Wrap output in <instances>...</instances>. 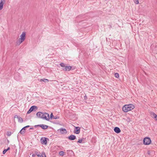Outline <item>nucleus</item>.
<instances>
[{
  "instance_id": "18",
  "label": "nucleus",
  "mask_w": 157,
  "mask_h": 157,
  "mask_svg": "<svg viewBox=\"0 0 157 157\" xmlns=\"http://www.w3.org/2000/svg\"><path fill=\"white\" fill-rule=\"evenodd\" d=\"M18 121L20 123H22L23 122V119L22 118L20 117H19L17 118Z\"/></svg>"
},
{
  "instance_id": "26",
  "label": "nucleus",
  "mask_w": 157,
  "mask_h": 157,
  "mask_svg": "<svg viewBox=\"0 0 157 157\" xmlns=\"http://www.w3.org/2000/svg\"><path fill=\"white\" fill-rule=\"evenodd\" d=\"M37 156H38V157H43V155H37Z\"/></svg>"
},
{
  "instance_id": "28",
  "label": "nucleus",
  "mask_w": 157,
  "mask_h": 157,
  "mask_svg": "<svg viewBox=\"0 0 157 157\" xmlns=\"http://www.w3.org/2000/svg\"><path fill=\"white\" fill-rule=\"evenodd\" d=\"M25 128H25V127H24L22 129V130H23L25 131Z\"/></svg>"
},
{
  "instance_id": "29",
  "label": "nucleus",
  "mask_w": 157,
  "mask_h": 157,
  "mask_svg": "<svg viewBox=\"0 0 157 157\" xmlns=\"http://www.w3.org/2000/svg\"><path fill=\"white\" fill-rule=\"evenodd\" d=\"M18 116L17 115H15V116H14V118H17L18 117Z\"/></svg>"
},
{
  "instance_id": "22",
  "label": "nucleus",
  "mask_w": 157,
  "mask_h": 157,
  "mask_svg": "<svg viewBox=\"0 0 157 157\" xmlns=\"http://www.w3.org/2000/svg\"><path fill=\"white\" fill-rule=\"evenodd\" d=\"M82 140H83L82 139H79L77 143H82Z\"/></svg>"
},
{
  "instance_id": "34",
  "label": "nucleus",
  "mask_w": 157,
  "mask_h": 157,
  "mask_svg": "<svg viewBox=\"0 0 157 157\" xmlns=\"http://www.w3.org/2000/svg\"><path fill=\"white\" fill-rule=\"evenodd\" d=\"M36 155H38V154H37V153L36 152Z\"/></svg>"
},
{
  "instance_id": "31",
  "label": "nucleus",
  "mask_w": 157,
  "mask_h": 157,
  "mask_svg": "<svg viewBox=\"0 0 157 157\" xmlns=\"http://www.w3.org/2000/svg\"><path fill=\"white\" fill-rule=\"evenodd\" d=\"M29 127H30V126L29 125H27V126H25V127L26 128H27Z\"/></svg>"
},
{
  "instance_id": "20",
  "label": "nucleus",
  "mask_w": 157,
  "mask_h": 157,
  "mask_svg": "<svg viewBox=\"0 0 157 157\" xmlns=\"http://www.w3.org/2000/svg\"><path fill=\"white\" fill-rule=\"evenodd\" d=\"M25 132V131L23 130H22L21 129L19 133H20L21 134H24Z\"/></svg>"
},
{
  "instance_id": "1",
  "label": "nucleus",
  "mask_w": 157,
  "mask_h": 157,
  "mask_svg": "<svg viewBox=\"0 0 157 157\" xmlns=\"http://www.w3.org/2000/svg\"><path fill=\"white\" fill-rule=\"evenodd\" d=\"M36 115L38 117L47 121H48L50 119L49 114L47 113L39 112L36 113Z\"/></svg>"
},
{
  "instance_id": "9",
  "label": "nucleus",
  "mask_w": 157,
  "mask_h": 157,
  "mask_svg": "<svg viewBox=\"0 0 157 157\" xmlns=\"http://www.w3.org/2000/svg\"><path fill=\"white\" fill-rule=\"evenodd\" d=\"M37 107L36 106H32L31 107L29 110L27 112V113L28 114L30 113L31 112L33 111V110L35 109H37Z\"/></svg>"
},
{
  "instance_id": "7",
  "label": "nucleus",
  "mask_w": 157,
  "mask_h": 157,
  "mask_svg": "<svg viewBox=\"0 0 157 157\" xmlns=\"http://www.w3.org/2000/svg\"><path fill=\"white\" fill-rule=\"evenodd\" d=\"M151 48L152 49V52L154 54L157 53V48L156 47H154V45L153 44L151 45Z\"/></svg>"
},
{
  "instance_id": "15",
  "label": "nucleus",
  "mask_w": 157,
  "mask_h": 157,
  "mask_svg": "<svg viewBox=\"0 0 157 157\" xmlns=\"http://www.w3.org/2000/svg\"><path fill=\"white\" fill-rule=\"evenodd\" d=\"M151 116L152 117L154 118L155 120L157 121V115L154 113H151Z\"/></svg>"
},
{
  "instance_id": "14",
  "label": "nucleus",
  "mask_w": 157,
  "mask_h": 157,
  "mask_svg": "<svg viewBox=\"0 0 157 157\" xmlns=\"http://www.w3.org/2000/svg\"><path fill=\"white\" fill-rule=\"evenodd\" d=\"M114 132L117 133H120L121 131L120 128L118 127H115L114 128Z\"/></svg>"
},
{
  "instance_id": "17",
  "label": "nucleus",
  "mask_w": 157,
  "mask_h": 157,
  "mask_svg": "<svg viewBox=\"0 0 157 157\" xmlns=\"http://www.w3.org/2000/svg\"><path fill=\"white\" fill-rule=\"evenodd\" d=\"M10 149V147H8L6 149H5L3 151V154H5L7 151Z\"/></svg>"
},
{
  "instance_id": "19",
  "label": "nucleus",
  "mask_w": 157,
  "mask_h": 157,
  "mask_svg": "<svg viewBox=\"0 0 157 157\" xmlns=\"http://www.w3.org/2000/svg\"><path fill=\"white\" fill-rule=\"evenodd\" d=\"M64 152L63 151H60L59 153V155L61 156H63L64 155Z\"/></svg>"
},
{
  "instance_id": "24",
  "label": "nucleus",
  "mask_w": 157,
  "mask_h": 157,
  "mask_svg": "<svg viewBox=\"0 0 157 157\" xmlns=\"http://www.w3.org/2000/svg\"><path fill=\"white\" fill-rule=\"evenodd\" d=\"M11 134V133L10 132H7V135L8 136H10Z\"/></svg>"
},
{
  "instance_id": "27",
  "label": "nucleus",
  "mask_w": 157,
  "mask_h": 157,
  "mask_svg": "<svg viewBox=\"0 0 157 157\" xmlns=\"http://www.w3.org/2000/svg\"><path fill=\"white\" fill-rule=\"evenodd\" d=\"M59 118V117L57 116H55L54 117V118L55 119H58Z\"/></svg>"
},
{
  "instance_id": "23",
  "label": "nucleus",
  "mask_w": 157,
  "mask_h": 157,
  "mask_svg": "<svg viewBox=\"0 0 157 157\" xmlns=\"http://www.w3.org/2000/svg\"><path fill=\"white\" fill-rule=\"evenodd\" d=\"M134 2L136 4H138L139 3L138 0H134Z\"/></svg>"
},
{
  "instance_id": "30",
  "label": "nucleus",
  "mask_w": 157,
  "mask_h": 157,
  "mask_svg": "<svg viewBox=\"0 0 157 157\" xmlns=\"http://www.w3.org/2000/svg\"><path fill=\"white\" fill-rule=\"evenodd\" d=\"M36 155L35 154H33L32 155V157H35Z\"/></svg>"
},
{
  "instance_id": "3",
  "label": "nucleus",
  "mask_w": 157,
  "mask_h": 157,
  "mask_svg": "<svg viewBox=\"0 0 157 157\" xmlns=\"http://www.w3.org/2000/svg\"><path fill=\"white\" fill-rule=\"evenodd\" d=\"M25 33L23 32L21 34L20 36V38H19L17 42V44L18 45H20L23 41H24L25 39Z\"/></svg>"
},
{
  "instance_id": "8",
  "label": "nucleus",
  "mask_w": 157,
  "mask_h": 157,
  "mask_svg": "<svg viewBox=\"0 0 157 157\" xmlns=\"http://www.w3.org/2000/svg\"><path fill=\"white\" fill-rule=\"evenodd\" d=\"M37 126H40V127L42 128L43 129H46L48 128V126L44 124H39V125H35L34 127L36 128L37 127Z\"/></svg>"
},
{
  "instance_id": "10",
  "label": "nucleus",
  "mask_w": 157,
  "mask_h": 157,
  "mask_svg": "<svg viewBox=\"0 0 157 157\" xmlns=\"http://www.w3.org/2000/svg\"><path fill=\"white\" fill-rule=\"evenodd\" d=\"M80 127H75L74 132L76 134H78L80 133Z\"/></svg>"
},
{
  "instance_id": "16",
  "label": "nucleus",
  "mask_w": 157,
  "mask_h": 157,
  "mask_svg": "<svg viewBox=\"0 0 157 157\" xmlns=\"http://www.w3.org/2000/svg\"><path fill=\"white\" fill-rule=\"evenodd\" d=\"M40 81L41 82L43 81L45 82H48V80L45 78L41 79Z\"/></svg>"
},
{
  "instance_id": "11",
  "label": "nucleus",
  "mask_w": 157,
  "mask_h": 157,
  "mask_svg": "<svg viewBox=\"0 0 157 157\" xmlns=\"http://www.w3.org/2000/svg\"><path fill=\"white\" fill-rule=\"evenodd\" d=\"M58 130L60 131V132L62 134H66L67 133V131L66 129L63 128L59 129Z\"/></svg>"
},
{
  "instance_id": "6",
  "label": "nucleus",
  "mask_w": 157,
  "mask_h": 157,
  "mask_svg": "<svg viewBox=\"0 0 157 157\" xmlns=\"http://www.w3.org/2000/svg\"><path fill=\"white\" fill-rule=\"evenodd\" d=\"M47 140H48V139L47 138L44 137H42L40 140L41 144H42L46 145L47 143Z\"/></svg>"
},
{
  "instance_id": "4",
  "label": "nucleus",
  "mask_w": 157,
  "mask_h": 157,
  "mask_svg": "<svg viewBox=\"0 0 157 157\" xmlns=\"http://www.w3.org/2000/svg\"><path fill=\"white\" fill-rule=\"evenodd\" d=\"M60 65L63 67L62 69L63 70L65 71H69L71 69V66H66L65 64L63 63H60Z\"/></svg>"
},
{
  "instance_id": "2",
  "label": "nucleus",
  "mask_w": 157,
  "mask_h": 157,
  "mask_svg": "<svg viewBox=\"0 0 157 157\" xmlns=\"http://www.w3.org/2000/svg\"><path fill=\"white\" fill-rule=\"evenodd\" d=\"M135 108L134 105L132 104H130L126 105H124L122 107V110L124 112H127L131 111Z\"/></svg>"
},
{
  "instance_id": "13",
  "label": "nucleus",
  "mask_w": 157,
  "mask_h": 157,
  "mask_svg": "<svg viewBox=\"0 0 157 157\" xmlns=\"http://www.w3.org/2000/svg\"><path fill=\"white\" fill-rule=\"evenodd\" d=\"M68 139L70 140H74L76 139V137L75 136L73 135H71L68 137Z\"/></svg>"
},
{
  "instance_id": "32",
  "label": "nucleus",
  "mask_w": 157,
  "mask_h": 157,
  "mask_svg": "<svg viewBox=\"0 0 157 157\" xmlns=\"http://www.w3.org/2000/svg\"><path fill=\"white\" fill-rule=\"evenodd\" d=\"M43 155H44V157H46V155H45V153H44L43 154Z\"/></svg>"
},
{
  "instance_id": "5",
  "label": "nucleus",
  "mask_w": 157,
  "mask_h": 157,
  "mask_svg": "<svg viewBox=\"0 0 157 157\" xmlns=\"http://www.w3.org/2000/svg\"><path fill=\"white\" fill-rule=\"evenodd\" d=\"M151 142V140L150 138L146 137L143 140V143L144 145H148L150 144Z\"/></svg>"
},
{
  "instance_id": "25",
  "label": "nucleus",
  "mask_w": 157,
  "mask_h": 157,
  "mask_svg": "<svg viewBox=\"0 0 157 157\" xmlns=\"http://www.w3.org/2000/svg\"><path fill=\"white\" fill-rule=\"evenodd\" d=\"M54 117L53 113H52L51 114L50 118L51 119H52Z\"/></svg>"
},
{
  "instance_id": "33",
  "label": "nucleus",
  "mask_w": 157,
  "mask_h": 157,
  "mask_svg": "<svg viewBox=\"0 0 157 157\" xmlns=\"http://www.w3.org/2000/svg\"><path fill=\"white\" fill-rule=\"evenodd\" d=\"M33 129V128H30V129Z\"/></svg>"
},
{
  "instance_id": "12",
  "label": "nucleus",
  "mask_w": 157,
  "mask_h": 157,
  "mask_svg": "<svg viewBox=\"0 0 157 157\" xmlns=\"http://www.w3.org/2000/svg\"><path fill=\"white\" fill-rule=\"evenodd\" d=\"M5 2V0H1L0 2V10L2 9L3 6Z\"/></svg>"
},
{
  "instance_id": "21",
  "label": "nucleus",
  "mask_w": 157,
  "mask_h": 157,
  "mask_svg": "<svg viewBox=\"0 0 157 157\" xmlns=\"http://www.w3.org/2000/svg\"><path fill=\"white\" fill-rule=\"evenodd\" d=\"M114 76L115 77L118 78L119 77V75L118 73H116L115 74Z\"/></svg>"
}]
</instances>
